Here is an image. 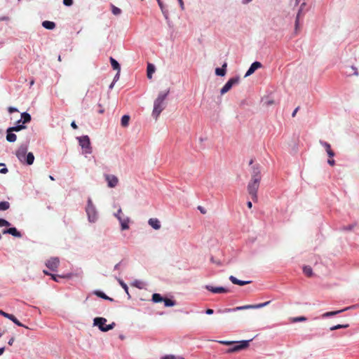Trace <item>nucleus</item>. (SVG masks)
I'll list each match as a JSON object with an SVG mask.
<instances>
[{
  "instance_id": "43",
  "label": "nucleus",
  "mask_w": 359,
  "mask_h": 359,
  "mask_svg": "<svg viewBox=\"0 0 359 359\" xmlns=\"http://www.w3.org/2000/svg\"><path fill=\"white\" fill-rule=\"evenodd\" d=\"M8 111L10 113L18 111V109L16 108H15V107H8Z\"/></svg>"
},
{
  "instance_id": "57",
  "label": "nucleus",
  "mask_w": 359,
  "mask_h": 359,
  "mask_svg": "<svg viewBox=\"0 0 359 359\" xmlns=\"http://www.w3.org/2000/svg\"><path fill=\"white\" fill-rule=\"evenodd\" d=\"M182 8H183L184 2L183 0H177Z\"/></svg>"
},
{
  "instance_id": "44",
  "label": "nucleus",
  "mask_w": 359,
  "mask_h": 359,
  "mask_svg": "<svg viewBox=\"0 0 359 359\" xmlns=\"http://www.w3.org/2000/svg\"><path fill=\"white\" fill-rule=\"evenodd\" d=\"M122 214V210L121 208H119L117 211V212L114 215L115 217L118 219V217H121V215Z\"/></svg>"
},
{
  "instance_id": "32",
  "label": "nucleus",
  "mask_w": 359,
  "mask_h": 359,
  "mask_svg": "<svg viewBox=\"0 0 359 359\" xmlns=\"http://www.w3.org/2000/svg\"><path fill=\"white\" fill-rule=\"evenodd\" d=\"M165 306H173L176 304V302L172 299L164 298L163 301Z\"/></svg>"
},
{
  "instance_id": "28",
  "label": "nucleus",
  "mask_w": 359,
  "mask_h": 359,
  "mask_svg": "<svg viewBox=\"0 0 359 359\" xmlns=\"http://www.w3.org/2000/svg\"><path fill=\"white\" fill-rule=\"evenodd\" d=\"M21 118L22 119V123H29L31 121V116L26 112H24L21 114Z\"/></svg>"
},
{
  "instance_id": "17",
  "label": "nucleus",
  "mask_w": 359,
  "mask_h": 359,
  "mask_svg": "<svg viewBox=\"0 0 359 359\" xmlns=\"http://www.w3.org/2000/svg\"><path fill=\"white\" fill-rule=\"evenodd\" d=\"M149 224L156 230H158L161 228V224L158 219L151 218L148 221Z\"/></svg>"
},
{
  "instance_id": "30",
  "label": "nucleus",
  "mask_w": 359,
  "mask_h": 359,
  "mask_svg": "<svg viewBox=\"0 0 359 359\" xmlns=\"http://www.w3.org/2000/svg\"><path fill=\"white\" fill-rule=\"evenodd\" d=\"M163 299L160 294L154 293L152 295V301L155 303L161 302L163 301Z\"/></svg>"
},
{
  "instance_id": "53",
  "label": "nucleus",
  "mask_w": 359,
  "mask_h": 359,
  "mask_svg": "<svg viewBox=\"0 0 359 359\" xmlns=\"http://www.w3.org/2000/svg\"><path fill=\"white\" fill-rule=\"evenodd\" d=\"M198 210L201 211V213L203 214H205L206 213V211L204 210L203 208L201 207V206H198Z\"/></svg>"
},
{
  "instance_id": "59",
  "label": "nucleus",
  "mask_w": 359,
  "mask_h": 359,
  "mask_svg": "<svg viewBox=\"0 0 359 359\" xmlns=\"http://www.w3.org/2000/svg\"><path fill=\"white\" fill-rule=\"evenodd\" d=\"M4 352V348H0V355H1Z\"/></svg>"
},
{
  "instance_id": "62",
  "label": "nucleus",
  "mask_w": 359,
  "mask_h": 359,
  "mask_svg": "<svg viewBox=\"0 0 359 359\" xmlns=\"http://www.w3.org/2000/svg\"><path fill=\"white\" fill-rule=\"evenodd\" d=\"M251 1H252V0H243V2L244 4H248V3L250 2Z\"/></svg>"
},
{
  "instance_id": "47",
  "label": "nucleus",
  "mask_w": 359,
  "mask_h": 359,
  "mask_svg": "<svg viewBox=\"0 0 359 359\" xmlns=\"http://www.w3.org/2000/svg\"><path fill=\"white\" fill-rule=\"evenodd\" d=\"M158 2V6H160L162 11H163V5L161 0H156Z\"/></svg>"
},
{
  "instance_id": "48",
  "label": "nucleus",
  "mask_w": 359,
  "mask_h": 359,
  "mask_svg": "<svg viewBox=\"0 0 359 359\" xmlns=\"http://www.w3.org/2000/svg\"><path fill=\"white\" fill-rule=\"evenodd\" d=\"M205 313L208 315H211L214 313V311L211 309H208L206 311H205Z\"/></svg>"
},
{
  "instance_id": "13",
  "label": "nucleus",
  "mask_w": 359,
  "mask_h": 359,
  "mask_svg": "<svg viewBox=\"0 0 359 359\" xmlns=\"http://www.w3.org/2000/svg\"><path fill=\"white\" fill-rule=\"evenodd\" d=\"M205 288L213 293H226L229 292V290L224 287H213L211 285H207Z\"/></svg>"
},
{
  "instance_id": "4",
  "label": "nucleus",
  "mask_w": 359,
  "mask_h": 359,
  "mask_svg": "<svg viewBox=\"0 0 359 359\" xmlns=\"http://www.w3.org/2000/svg\"><path fill=\"white\" fill-rule=\"evenodd\" d=\"M106 322V318L102 317H97L94 319V325L98 326L100 330L102 332H107L113 329L115 325L114 323H112L108 325H105Z\"/></svg>"
},
{
  "instance_id": "29",
  "label": "nucleus",
  "mask_w": 359,
  "mask_h": 359,
  "mask_svg": "<svg viewBox=\"0 0 359 359\" xmlns=\"http://www.w3.org/2000/svg\"><path fill=\"white\" fill-rule=\"evenodd\" d=\"M303 271L307 277H311L313 276V271L311 266H305L303 268Z\"/></svg>"
},
{
  "instance_id": "5",
  "label": "nucleus",
  "mask_w": 359,
  "mask_h": 359,
  "mask_svg": "<svg viewBox=\"0 0 359 359\" xmlns=\"http://www.w3.org/2000/svg\"><path fill=\"white\" fill-rule=\"evenodd\" d=\"M79 142V145L83 149L85 154H91L92 147L90 146V138L88 135H83L77 138Z\"/></svg>"
},
{
  "instance_id": "52",
  "label": "nucleus",
  "mask_w": 359,
  "mask_h": 359,
  "mask_svg": "<svg viewBox=\"0 0 359 359\" xmlns=\"http://www.w3.org/2000/svg\"><path fill=\"white\" fill-rule=\"evenodd\" d=\"M14 341H15V339H14L13 337H12V338H11V339H9V341H8V344L10 346H11V345H13V344Z\"/></svg>"
},
{
  "instance_id": "64",
  "label": "nucleus",
  "mask_w": 359,
  "mask_h": 359,
  "mask_svg": "<svg viewBox=\"0 0 359 359\" xmlns=\"http://www.w3.org/2000/svg\"><path fill=\"white\" fill-rule=\"evenodd\" d=\"M119 78V75L118 76H115V78H114V81H116L117 79H118Z\"/></svg>"
},
{
  "instance_id": "38",
  "label": "nucleus",
  "mask_w": 359,
  "mask_h": 359,
  "mask_svg": "<svg viewBox=\"0 0 359 359\" xmlns=\"http://www.w3.org/2000/svg\"><path fill=\"white\" fill-rule=\"evenodd\" d=\"M10 225V222H8L7 220L0 218V227L9 226Z\"/></svg>"
},
{
  "instance_id": "41",
  "label": "nucleus",
  "mask_w": 359,
  "mask_h": 359,
  "mask_svg": "<svg viewBox=\"0 0 359 359\" xmlns=\"http://www.w3.org/2000/svg\"><path fill=\"white\" fill-rule=\"evenodd\" d=\"M119 283L122 286V287L124 289L126 292L127 294H128V287L127 285L123 281H122L121 280H119Z\"/></svg>"
},
{
  "instance_id": "27",
  "label": "nucleus",
  "mask_w": 359,
  "mask_h": 359,
  "mask_svg": "<svg viewBox=\"0 0 359 359\" xmlns=\"http://www.w3.org/2000/svg\"><path fill=\"white\" fill-rule=\"evenodd\" d=\"M130 116L128 115H123L121 118V124L123 127H127L129 124Z\"/></svg>"
},
{
  "instance_id": "1",
  "label": "nucleus",
  "mask_w": 359,
  "mask_h": 359,
  "mask_svg": "<svg viewBox=\"0 0 359 359\" xmlns=\"http://www.w3.org/2000/svg\"><path fill=\"white\" fill-rule=\"evenodd\" d=\"M261 181V171L259 165L252 167V177L248 184V191L254 202H257V191Z\"/></svg>"
},
{
  "instance_id": "23",
  "label": "nucleus",
  "mask_w": 359,
  "mask_h": 359,
  "mask_svg": "<svg viewBox=\"0 0 359 359\" xmlns=\"http://www.w3.org/2000/svg\"><path fill=\"white\" fill-rule=\"evenodd\" d=\"M17 136L15 134L13 133L12 131H8V128L7 129V135L6 140L9 142H14L16 141Z\"/></svg>"
},
{
  "instance_id": "11",
  "label": "nucleus",
  "mask_w": 359,
  "mask_h": 359,
  "mask_svg": "<svg viewBox=\"0 0 359 359\" xmlns=\"http://www.w3.org/2000/svg\"><path fill=\"white\" fill-rule=\"evenodd\" d=\"M251 340L241 341L239 344L235 345L228 350L229 353L236 352L247 348L249 346V342Z\"/></svg>"
},
{
  "instance_id": "2",
  "label": "nucleus",
  "mask_w": 359,
  "mask_h": 359,
  "mask_svg": "<svg viewBox=\"0 0 359 359\" xmlns=\"http://www.w3.org/2000/svg\"><path fill=\"white\" fill-rule=\"evenodd\" d=\"M169 94V90L165 92H161L157 98L154 100L152 116L156 120L163 110L165 108V99Z\"/></svg>"
},
{
  "instance_id": "60",
  "label": "nucleus",
  "mask_w": 359,
  "mask_h": 359,
  "mask_svg": "<svg viewBox=\"0 0 359 359\" xmlns=\"http://www.w3.org/2000/svg\"><path fill=\"white\" fill-rule=\"evenodd\" d=\"M43 273H44V274H46V275H48V276H50V275H51V273H48V272L47 271H46V270H43Z\"/></svg>"
},
{
  "instance_id": "49",
  "label": "nucleus",
  "mask_w": 359,
  "mask_h": 359,
  "mask_svg": "<svg viewBox=\"0 0 359 359\" xmlns=\"http://www.w3.org/2000/svg\"><path fill=\"white\" fill-rule=\"evenodd\" d=\"M299 109V107H297L294 111L292 114V116L294 117L296 116V114L297 113L298 110Z\"/></svg>"
},
{
  "instance_id": "16",
  "label": "nucleus",
  "mask_w": 359,
  "mask_h": 359,
  "mask_svg": "<svg viewBox=\"0 0 359 359\" xmlns=\"http://www.w3.org/2000/svg\"><path fill=\"white\" fill-rule=\"evenodd\" d=\"M118 220L121 224L122 230H126L129 229L128 223L130 222V219L128 217L123 218L122 217H118Z\"/></svg>"
},
{
  "instance_id": "19",
  "label": "nucleus",
  "mask_w": 359,
  "mask_h": 359,
  "mask_svg": "<svg viewBox=\"0 0 359 359\" xmlns=\"http://www.w3.org/2000/svg\"><path fill=\"white\" fill-rule=\"evenodd\" d=\"M111 65L114 70H117L116 76H118L121 71V67L118 62L112 57L109 58Z\"/></svg>"
},
{
  "instance_id": "6",
  "label": "nucleus",
  "mask_w": 359,
  "mask_h": 359,
  "mask_svg": "<svg viewBox=\"0 0 359 359\" xmlns=\"http://www.w3.org/2000/svg\"><path fill=\"white\" fill-rule=\"evenodd\" d=\"M270 302H271L270 301H268V302L257 304H248V305H245V306H237L233 309H226V311L229 312L231 311H241V310H246V309H260V308H262V307H264V306L269 305L270 304Z\"/></svg>"
},
{
  "instance_id": "45",
  "label": "nucleus",
  "mask_w": 359,
  "mask_h": 359,
  "mask_svg": "<svg viewBox=\"0 0 359 359\" xmlns=\"http://www.w3.org/2000/svg\"><path fill=\"white\" fill-rule=\"evenodd\" d=\"M327 153L330 158H332L334 156V152L332 150L328 151Z\"/></svg>"
},
{
  "instance_id": "33",
  "label": "nucleus",
  "mask_w": 359,
  "mask_h": 359,
  "mask_svg": "<svg viewBox=\"0 0 359 359\" xmlns=\"http://www.w3.org/2000/svg\"><path fill=\"white\" fill-rule=\"evenodd\" d=\"M24 128H25V126H23V125H18L16 126L8 128V131L18 132V131H20V130L24 129Z\"/></svg>"
},
{
  "instance_id": "24",
  "label": "nucleus",
  "mask_w": 359,
  "mask_h": 359,
  "mask_svg": "<svg viewBox=\"0 0 359 359\" xmlns=\"http://www.w3.org/2000/svg\"><path fill=\"white\" fill-rule=\"evenodd\" d=\"M34 161V156L32 152H29L25 157V163L27 165L33 164Z\"/></svg>"
},
{
  "instance_id": "14",
  "label": "nucleus",
  "mask_w": 359,
  "mask_h": 359,
  "mask_svg": "<svg viewBox=\"0 0 359 359\" xmlns=\"http://www.w3.org/2000/svg\"><path fill=\"white\" fill-rule=\"evenodd\" d=\"M262 67V64L259 62H253L248 70L247 71L245 77H247L248 76H250L257 69L260 68Z\"/></svg>"
},
{
  "instance_id": "7",
  "label": "nucleus",
  "mask_w": 359,
  "mask_h": 359,
  "mask_svg": "<svg viewBox=\"0 0 359 359\" xmlns=\"http://www.w3.org/2000/svg\"><path fill=\"white\" fill-rule=\"evenodd\" d=\"M239 81V79L238 78H231L226 83V84L222 87V88L221 89V94L222 95H224L226 93H227L231 88L233 85L238 83Z\"/></svg>"
},
{
  "instance_id": "26",
  "label": "nucleus",
  "mask_w": 359,
  "mask_h": 359,
  "mask_svg": "<svg viewBox=\"0 0 359 359\" xmlns=\"http://www.w3.org/2000/svg\"><path fill=\"white\" fill-rule=\"evenodd\" d=\"M94 294L95 295H97V297H99L100 298H102L104 299L109 300L111 302L114 301V299L112 298L107 296L104 292H102L101 291L96 290V291L94 292Z\"/></svg>"
},
{
  "instance_id": "18",
  "label": "nucleus",
  "mask_w": 359,
  "mask_h": 359,
  "mask_svg": "<svg viewBox=\"0 0 359 359\" xmlns=\"http://www.w3.org/2000/svg\"><path fill=\"white\" fill-rule=\"evenodd\" d=\"M229 280L231 281L232 283H233L235 285H238L241 286H243V285H247V284H249L251 283V281L240 280L237 279L236 277H234L233 276H231L229 277Z\"/></svg>"
},
{
  "instance_id": "51",
  "label": "nucleus",
  "mask_w": 359,
  "mask_h": 359,
  "mask_svg": "<svg viewBox=\"0 0 359 359\" xmlns=\"http://www.w3.org/2000/svg\"><path fill=\"white\" fill-rule=\"evenodd\" d=\"M71 126L74 128V129H77L78 128V126L76 124L75 121H72V123H71Z\"/></svg>"
},
{
  "instance_id": "34",
  "label": "nucleus",
  "mask_w": 359,
  "mask_h": 359,
  "mask_svg": "<svg viewBox=\"0 0 359 359\" xmlns=\"http://www.w3.org/2000/svg\"><path fill=\"white\" fill-rule=\"evenodd\" d=\"M306 318L304 317V316L294 317V318H290L291 323L303 322V321H306Z\"/></svg>"
},
{
  "instance_id": "9",
  "label": "nucleus",
  "mask_w": 359,
  "mask_h": 359,
  "mask_svg": "<svg viewBox=\"0 0 359 359\" xmlns=\"http://www.w3.org/2000/svg\"><path fill=\"white\" fill-rule=\"evenodd\" d=\"M27 148L25 145L20 146L16 151V156L22 163H25V157L27 155Z\"/></svg>"
},
{
  "instance_id": "55",
  "label": "nucleus",
  "mask_w": 359,
  "mask_h": 359,
  "mask_svg": "<svg viewBox=\"0 0 359 359\" xmlns=\"http://www.w3.org/2000/svg\"><path fill=\"white\" fill-rule=\"evenodd\" d=\"M99 107H100V109L99 110V113L100 114H103L104 113V109L102 108L101 104H99Z\"/></svg>"
},
{
  "instance_id": "40",
  "label": "nucleus",
  "mask_w": 359,
  "mask_h": 359,
  "mask_svg": "<svg viewBox=\"0 0 359 359\" xmlns=\"http://www.w3.org/2000/svg\"><path fill=\"white\" fill-rule=\"evenodd\" d=\"M305 5V3H303L301 6V8L300 10L299 11L298 13H297V18H296V20H295V25H296V27H297L298 25V22H299V16H300V13L302 11V7Z\"/></svg>"
},
{
  "instance_id": "50",
  "label": "nucleus",
  "mask_w": 359,
  "mask_h": 359,
  "mask_svg": "<svg viewBox=\"0 0 359 359\" xmlns=\"http://www.w3.org/2000/svg\"><path fill=\"white\" fill-rule=\"evenodd\" d=\"M50 276H51V278H52L53 280L57 281V282L58 281V280H57V277H58V276H57L54 275V274H51V275H50Z\"/></svg>"
},
{
  "instance_id": "22",
  "label": "nucleus",
  "mask_w": 359,
  "mask_h": 359,
  "mask_svg": "<svg viewBox=\"0 0 359 359\" xmlns=\"http://www.w3.org/2000/svg\"><path fill=\"white\" fill-rule=\"evenodd\" d=\"M155 72V67L154 65L149 63L147 68V74L149 79L152 78V74Z\"/></svg>"
},
{
  "instance_id": "63",
  "label": "nucleus",
  "mask_w": 359,
  "mask_h": 359,
  "mask_svg": "<svg viewBox=\"0 0 359 359\" xmlns=\"http://www.w3.org/2000/svg\"><path fill=\"white\" fill-rule=\"evenodd\" d=\"M114 85V82H112V83H111V85L109 86V88H110V89L113 88Z\"/></svg>"
},
{
  "instance_id": "42",
  "label": "nucleus",
  "mask_w": 359,
  "mask_h": 359,
  "mask_svg": "<svg viewBox=\"0 0 359 359\" xmlns=\"http://www.w3.org/2000/svg\"><path fill=\"white\" fill-rule=\"evenodd\" d=\"M63 4L67 6H70L73 4V0H63Z\"/></svg>"
},
{
  "instance_id": "36",
  "label": "nucleus",
  "mask_w": 359,
  "mask_h": 359,
  "mask_svg": "<svg viewBox=\"0 0 359 359\" xmlns=\"http://www.w3.org/2000/svg\"><path fill=\"white\" fill-rule=\"evenodd\" d=\"M348 326H349L348 324H346V325H337L331 327H330V330H336L341 329V328H346Z\"/></svg>"
},
{
  "instance_id": "8",
  "label": "nucleus",
  "mask_w": 359,
  "mask_h": 359,
  "mask_svg": "<svg viewBox=\"0 0 359 359\" xmlns=\"http://www.w3.org/2000/svg\"><path fill=\"white\" fill-rule=\"evenodd\" d=\"M60 260L57 257H51L46 262V266L53 271H55L59 266Z\"/></svg>"
},
{
  "instance_id": "39",
  "label": "nucleus",
  "mask_w": 359,
  "mask_h": 359,
  "mask_svg": "<svg viewBox=\"0 0 359 359\" xmlns=\"http://www.w3.org/2000/svg\"><path fill=\"white\" fill-rule=\"evenodd\" d=\"M320 144L325 147L326 151L327 152L328 151H331V146L329 143L326 142H322L320 141Z\"/></svg>"
},
{
  "instance_id": "35",
  "label": "nucleus",
  "mask_w": 359,
  "mask_h": 359,
  "mask_svg": "<svg viewBox=\"0 0 359 359\" xmlns=\"http://www.w3.org/2000/svg\"><path fill=\"white\" fill-rule=\"evenodd\" d=\"M111 12L114 15H118L121 13V10L120 8H118V7L115 6L114 5L111 4Z\"/></svg>"
},
{
  "instance_id": "15",
  "label": "nucleus",
  "mask_w": 359,
  "mask_h": 359,
  "mask_svg": "<svg viewBox=\"0 0 359 359\" xmlns=\"http://www.w3.org/2000/svg\"><path fill=\"white\" fill-rule=\"evenodd\" d=\"M3 233L4 234L9 233L15 237H17V238H20L22 236L21 233L20 231H18L16 229V228H15V227H11L8 229L4 230Z\"/></svg>"
},
{
  "instance_id": "21",
  "label": "nucleus",
  "mask_w": 359,
  "mask_h": 359,
  "mask_svg": "<svg viewBox=\"0 0 359 359\" xmlns=\"http://www.w3.org/2000/svg\"><path fill=\"white\" fill-rule=\"evenodd\" d=\"M226 67H227V64L224 63L221 68H217L215 69V74L217 76H224L226 74Z\"/></svg>"
},
{
  "instance_id": "37",
  "label": "nucleus",
  "mask_w": 359,
  "mask_h": 359,
  "mask_svg": "<svg viewBox=\"0 0 359 359\" xmlns=\"http://www.w3.org/2000/svg\"><path fill=\"white\" fill-rule=\"evenodd\" d=\"M161 359H184L182 357L180 356H175L174 355H166L163 357H162Z\"/></svg>"
},
{
  "instance_id": "12",
  "label": "nucleus",
  "mask_w": 359,
  "mask_h": 359,
  "mask_svg": "<svg viewBox=\"0 0 359 359\" xmlns=\"http://www.w3.org/2000/svg\"><path fill=\"white\" fill-rule=\"evenodd\" d=\"M0 315L3 316L4 317L8 318L9 320H12L15 325L20 327H25L24 325H22L13 314H10L8 313L4 312L2 310H0Z\"/></svg>"
},
{
  "instance_id": "46",
  "label": "nucleus",
  "mask_w": 359,
  "mask_h": 359,
  "mask_svg": "<svg viewBox=\"0 0 359 359\" xmlns=\"http://www.w3.org/2000/svg\"><path fill=\"white\" fill-rule=\"evenodd\" d=\"M327 163L333 166L335 164V161L334 159H328Z\"/></svg>"
},
{
  "instance_id": "61",
  "label": "nucleus",
  "mask_w": 359,
  "mask_h": 359,
  "mask_svg": "<svg viewBox=\"0 0 359 359\" xmlns=\"http://www.w3.org/2000/svg\"><path fill=\"white\" fill-rule=\"evenodd\" d=\"M351 68L354 70V74H355V75H358V72H357L356 69H355V68H354V67H352Z\"/></svg>"
},
{
  "instance_id": "31",
  "label": "nucleus",
  "mask_w": 359,
  "mask_h": 359,
  "mask_svg": "<svg viewBox=\"0 0 359 359\" xmlns=\"http://www.w3.org/2000/svg\"><path fill=\"white\" fill-rule=\"evenodd\" d=\"M10 208V203L8 201L0 202V211H4Z\"/></svg>"
},
{
  "instance_id": "20",
  "label": "nucleus",
  "mask_w": 359,
  "mask_h": 359,
  "mask_svg": "<svg viewBox=\"0 0 359 359\" xmlns=\"http://www.w3.org/2000/svg\"><path fill=\"white\" fill-rule=\"evenodd\" d=\"M349 309H351V307H346L344 309L339 310V311L326 312V313H323L322 316H323V318L333 316L340 313L344 311L348 310Z\"/></svg>"
},
{
  "instance_id": "58",
  "label": "nucleus",
  "mask_w": 359,
  "mask_h": 359,
  "mask_svg": "<svg viewBox=\"0 0 359 359\" xmlns=\"http://www.w3.org/2000/svg\"><path fill=\"white\" fill-rule=\"evenodd\" d=\"M221 343L227 345L232 344V342L231 341H221Z\"/></svg>"
},
{
  "instance_id": "3",
  "label": "nucleus",
  "mask_w": 359,
  "mask_h": 359,
  "mask_svg": "<svg viewBox=\"0 0 359 359\" xmlns=\"http://www.w3.org/2000/svg\"><path fill=\"white\" fill-rule=\"evenodd\" d=\"M86 212L88 215V218L90 222H95L97 219V214L95 205L93 203L92 200L89 198L88 199L87 206L86 208Z\"/></svg>"
},
{
  "instance_id": "56",
  "label": "nucleus",
  "mask_w": 359,
  "mask_h": 359,
  "mask_svg": "<svg viewBox=\"0 0 359 359\" xmlns=\"http://www.w3.org/2000/svg\"><path fill=\"white\" fill-rule=\"evenodd\" d=\"M247 205H248V207L249 208H252V203H251L250 201H248V202L247 203Z\"/></svg>"
},
{
  "instance_id": "25",
  "label": "nucleus",
  "mask_w": 359,
  "mask_h": 359,
  "mask_svg": "<svg viewBox=\"0 0 359 359\" xmlns=\"http://www.w3.org/2000/svg\"><path fill=\"white\" fill-rule=\"evenodd\" d=\"M42 25L44 28L47 29H53L55 27V22L48 20L43 21L42 22Z\"/></svg>"
},
{
  "instance_id": "54",
  "label": "nucleus",
  "mask_w": 359,
  "mask_h": 359,
  "mask_svg": "<svg viewBox=\"0 0 359 359\" xmlns=\"http://www.w3.org/2000/svg\"><path fill=\"white\" fill-rule=\"evenodd\" d=\"M7 172H8V169H7V168H2V169H1V170H0V172H1V173H4V174H5V173H6Z\"/></svg>"
},
{
  "instance_id": "10",
  "label": "nucleus",
  "mask_w": 359,
  "mask_h": 359,
  "mask_svg": "<svg viewBox=\"0 0 359 359\" xmlns=\"http://www.w3.org/2000/svg\"><path fill=\"white\" fill-rule=\"evenodd\" d=\"M105 180L107 182V185L110 188L115 187L118 183V179L114 175H105Z\"/></svg>"
}]
</instances>
